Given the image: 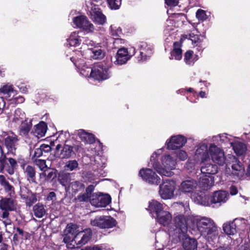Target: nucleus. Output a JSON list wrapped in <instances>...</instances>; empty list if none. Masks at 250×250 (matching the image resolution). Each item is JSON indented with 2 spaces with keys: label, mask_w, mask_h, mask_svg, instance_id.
Returning a JSON list of instances; mask_svg holds the SVG:
<instances>
[{
  "label": "nucleus",
  "mask_w": 250,
  "mask_h": 250,
  "mask_svg": "<svg viewBox=\"0 0 250 250\" xmlns=\"http://www.w3.org/2000/svg\"><path fill=\"white\" fill-rule=\"evenodd\" d=\"M155 218L158 223L167 228L170 235H175L180 240L185 236L188 223L184 215H178L174 217L173 226L171 225L172 215L167 210H164Z\"/></svg>",
  "instance_id": "obj_1"
},
{
  "label": "nucleus",
  "mask_w": 250,
  "mask_h": 250,
  "mask_svg": "<svg viewBox=\"0 0 250 250\" xmlns=\"http://www.w3.org/2000/svg\"><path fill=\"white\" fill-rule=\"evenodd\" d=\"M163 148L157 149L150 157V164L153 168L161 176L171 177L172 170L176 165V161L169 154L163 153Z\"/></svg>",
  "instance_id": "obj_2"
},
{
  "label": "nucleus",
  "mask_w": 250,
  "mask_h": 250,
  "mask_svg": "<svg viewBox=\"0 0 250 250\" xmlns=\"http://www.w3.org/2000/svg\"><path fill=\"white\" fill-rule=\"evenodd\" d=\"M197 230L208 243L214 245L218 241L219 231L214 221L209 217L197 216L193 219Z\"/></svg>",
  "instance_id": "obj_3"
},
{
  "label": "nucleus",
  "mask_w": 250,
  "mask_h": 250,
  "mask_svg": "<svg viewBox=\"0 0 250 250\" xmlns=\"http://www.w3.org/2000/svg\"><path fill=\"white\" fill-rule=\"evenodd\" d=\"M195 203L204 206L214 207V205L221 206L225 203L229 198V193L223 190L216 191L211 196L201 194L198 197L192 196Z\"/></svg>",
  "instance_id": "obj_4"
},
{
  "label": "nucleus",
  "mask_w": 250,
  "mask_h": 250,
  "mask_svg": "<svg viewBox=\"0 0 250 250\" xmlns=\"http://www.w3.org/2000/svg\"><path fill=\"white\" fill-rule=\"evenodd\" d=\"M80 49L77 54H80L85 58L98 60L103 59L104 56V52L101 48L96 47L94 42L88 38L84 39Z\"/></svg>",
  "instance_id": "obj_5"
},
{
  "label": "nucleus",
  "mask_w": 250,
  "mask_h": 250,
  "mask_svg": "<svg viewBox=\"0 0 250 250\" xmlns=\"http://www.w3.org/2000/svg\"><path fill=\"white\" fill-rule=\"evenodd\" d=\"M229 166H231L232 171L229 173L226 168L228 174L232 176L235 180L240 179L243 177L245 174L244 167L233 155H230L227 160L226 166L229 167Z\"/></svg>",
  "instance_id": "obj_6"
},
{
  "label": "nucleus",
  "mask_w": 250,
  "mask_h": 250,
  "mask_svg": "<svg viewBox=\"0 0 250 250\" xmlns=\"http://www.w3.org/2000/svg\"><path fill=\"white\" fill-rule=\"evenodd\" d=\"M112 64L106 63L98 64L93 67L92 78L98 81H104L110 78L112 76L110 70Z\"/></svg>",
  "instance_id": "obj_7"
},
{
  "label": "nucleus",
  "mask_w": 250,
  "mask_h": 250,
  "mask_svg": "<svg viewBox=\"0 0 250 250\" xmlns=\"http://www.w3.org/2000/svg\"><path fill=\"white\" fill-rule=\"evenodd\" d=\"M0 209L3 211L0 217L5 219L3 223L5 226L11 224V220L8 218L9 211L16 210V202L11 198H2L0 201Z\"/></svg>",
  "instance_id": "obj_8"
},
{
  "label": "nucleus",
  "mask_w": 250,
  "mask_h": 250,
  "mask_svg": "<svg viewBox=\"0 0 250 250\" xmlns=\"http://www.w3.org/2000/svg\"><path fill=\"white\" fill-rule=\"evenodd\" d=\"M88 14L95 23L103 25L106 22V18L104 15L98 5L93 4L90 0L86 2Z\"/></svg>",
  "instance_id": "obj_9"
},
{
  "label": "nucleus",
  "mask_w": 250,
  "mask_h": 250,
  "mask_svg": "<svg viewBox=\"0 0 250 250\" xmlns=\"http://www.w3.org/2000/svg\"><path fill=\"white\" fill-rule=\"evenodd\" d=\"M82 228L73 223L68 224L64 232L63 241L66 244V246L69 249L75 248L74 237L81 231Z\"/></svg>",
  "instance_id": "obj_10"
},
{
  "label": "nucleus",
  "mask_w": 250,
  "mask_h": 250,
  "mask_svg": "<svg viewBox=\"0 0 250 250\" xmlns=\"http://www.w3.org/2000/svg\"><path fill=\"white\" fill-rule=\"evenodd\" d=\"M136 53L135 48L131 47L129 48L121 47L118 49L113 60V63L117 65H122L125 64Z\"/></svg>",
  "instance_id": "obj_11"
},
{
  "label": "nucleus",
  "mask_w": 250,
  "mask_h": 250,
  "mask_svg": "<svg viewBox=\"0 0 250 250\" xmlns=\"http://www.w3.org/2000/svg\"><path fill=\"white\" fill-rule=\"evenodd\" d=\"M196 150L193 157V162L191 163L193 166L199 163H204L205 161L209 159V147L205 142H201L196 146Z\"/></svg>",
  "instance_id": "obj_12"
},
{
  "label": "nucleus",
  "mask_w": 250,
  "mask_h": 250,
  "mask_svg": "<svg viewBox=\"0 0 250 250\" xmlns=\"http://www.w3.org/2000/svg\"><path fill=\"white\" fill-rule=\"evenodd\" d=\"M176 183L173 180H166L159 186V194L163 199H169L174 196Z\"/></svg>",
  "instance_id": "obj_13"
},
{
  "label": "nucleus",
  "mask_w": 250,
  "mask_h": 250,
  "mask_svg": "<svg viewBox=\"0 0 250 250\" xmlns=\"http://www.w3.org/2000/svg\"><path fill=\"white\" fill-rule=\"evenodd\" d=\"M209 158L212 162L217 165L222 166L225 164L226 159L224 150L214 144H210L209 146Z\"/></svg>",
  "instance_id": "obj_14"
},
{
  "label": "nucleus",
  "mask_w": 250,
  "mask_h": 250,
  "mask_svg": "<svg viewBox=\"0 0 250 250\" xmlns=\"http://www.w3.org/2000/svg\"><path fill=\"white\" fill-rule=\"evenodd\" d=\"M139 176L148 184L157 186L161 182L160 177L151 168H141L139 172Z\"/></svg>",
  "instance_id": "obj_15"
},
{
  "label": "nucleus",
  "mask_w": 250,
  "mask_h": 250,
  "mask_svg": "<svg viewBox=\"0 0 250 250\" xmlns=\"http://www.w3.org/2000/svg\"><path fill=\"white\" fill-rule=\"evenodd\" d=\"M73 22L76 27L82 29L86 33H92L95 31L94 25L84 15H79L74 17Z\"/></svg>",
  "instance_id": "obj_16"
},
{
  "label": "nucleus",
  "mask_w": 250,
  "mask_h": 250,
  "mask_svg": "<svg viewBox=\"0 0 250 250\" xmlns=\"http://www.w3.org/2000/svg\"><path fill=\"white\" fill-rule=\"evenodd\" d=\"M116 224V221L109 216H98L91 221L92 226L104 229L112 228Z\"/></svg>",
  "instance_id": "obj_17"
},
{
  "label": "nucleus",
  "mask_w": 250,
  "mask_h": 250,
  "mask_svg": "<svg viewBox=\"0 0 250 250\" xmlns=\"http://www.w3.org/2000/svg\"><path fill=\"white\" fill-rule=\"evenodd\" d=\"M198 187V183L197 181L192 179H187L183 181L179 186L178 189L181 192L184 193H190L191 197L192 196L198 197L201 194L198 195L194 193ZM194 201V200L191 198Z\"/></svg>",
  "instance_id": "obj_18"
},
{
  "label": "nucleus",
  "mask_w": 250,
  "mask_h": 250,
  "mask_svg": "<svg viewBox=\"0 0 250 250\" xmlns=\"http://www.w3.org/2000/svg\"><path fill=\"white\" fill-rule=\"evenodd\" d=\"M187 142V139L182 135L172 136L166 142L167 148L170 150H176L184 146Z\"/></svg>",
  "instance_id": "obj_19"
},
{
  "label": "nucleus",
  "mask_w": 250,
  "mask_h": 250,
  "mask_svg": "<svg viewBox=\"0 0 250 250\" xmlns=\"http://www.w3.org/2000/svg\"><path fill=\"white\" fill-rule=\"evenodd\" d=\"M111 202V197L107 194L93 193L90 199L91 204L96 207H105Z\"/></svg>",
  "instance_id": "obj_20"
},
{
  "label": "nucleus",
  "mask_w": 250,
  "mask_h": 250,
  "mask_svg": "<svg viewBox=\"0 0 250 250\" xmlns=\"http://www.w3.org/2000/svg\"><path fill=\"white\" fill-rule=\"evenodd\" d=\"M92 234V231L90 229H81L78 235L74 237V244L83 245L86 244L90 240Z\"/></svg>",
  "instance_id": "obj_21"
},
{
  "label": "nucleus",
  "mask_w": 250,
  "mask_h": 250,
  "mask_svg": "<svg viewBox=\"0 0 250 250\" xmlns=\"http://www.w3.org/2000/svg\"><path fill=\"white\" fill-rule=\"evenodd\" d=\"M140 57L139 61H145L149 58L153 53V48L151 45L146 42H141L139 46Z\"/></svg>",
  "instance_id": "obj_22"
},
{
  "label": "nucleus",
  "mask_w": 250,
  "mask_h": 250,
  "mask_svg": "<svg viewBox=\"0 0 250 250\" xmlns=\"http://www.w3.org/2000/svg\"><path fill=\"white\" fill-rule=\"evenodd\" d=\"M82 32L79 31L71 32L66 39V45L74 47L79 45L82 42L83 38L80 36Z\"/></svg>",
  "instance_id": "obj_23"
},
{
  "label": "nucleus",
  "mask_w": 250,
  "mask_h": 250,
  "mask_svg": "<svg viewBox=\"0 0 250 250\" xmlns=\"http://www.w3.org/2000/svg\"><path fill=\"white\" fill-rule=\"evenodd\" d=\"M72 62H73L75 65L79 68V71L81 75L85 77L92 78V71H93V68L84 65V63H82L79 62V61H75V58L72 57L70 58Z\"/></svg>",
  "instance_id": "obj_24"
},
{
  "label": "nucleus",
  "mask_w": 250,
  "mask_h": 250,
  "mask_svg": "<svg viewBox=\"0 0 250 250\" xmlns=\"http://www.w3.org/2000/svg\"><path fill=\"white\" fill-rule=\"evenodd\" d=\"M18 140L16 135L10 133L7 135L4 139V144L9 151L14 153L16 149Z\"/></svg>",
  "instance_id": "obj_25"
},
{
  "label": "nucleus",
  "mask_w": 250,
  "mask_h": 250,
  "mask_svg": "<svg viewBox=\"0 0 250 250\" xmlns=\"http://www.w3.org/2000/svg\"><path fill=\"white\" fill-rule=\"evenodd\" d=\"M61 148V145L58 144L56 147V155H58L61 159L69 158L73 153V147L68 145H64L60 153L59 149Z\"/></svg>",
  "instance_id": "obj_26"
},
{
  "label": "nucleus",
  "mask_w": 250,
  "mask_h": 250,
  "mask_svg": "<svg viewBox=\"0 0 250 250\" xmlns=\"http://www.w3.org/2000/svg\"><path fill=\"white\" fill-rule=\"evenodd\" d=\"M147 210L153 217H156L164 210V205L156 200L149 202Z\"/></svg>",
  "instance_id": "obj_27"
},
{
  "label": "nucleus",
  "mask_w": 250,
  "mask_h": 250,
  "mask_svg": "<svg viewBox=\"0 0 250 250\" xmlns=\"http://www.w3.org/2000/svg\"><path fill=\"white\" fill-rule=\"evenodd\" d=\"M47 125L43 122H40L38 125L35 126L34 137H32V140L36 141L37 139L44 136L47 130Z\"/></svg>",
  "instance_id": "obj_28"
},
{
  "label": "nucleus",
  "mask_w": 250,
  "mask_h": 250,
  "mask_svg": "<svg viewBox=\"0 0 250 250\" xmlns=\"http://www.w3.org/2000/svg\"><path fill=\"white\" fill-rule=\"evenodd\" d=\"M188 36V38L191 41L193 47H196V49L198 51H202L204 48L203 42L204 37H199L193 33L189 34Z\"/></svg>",
  "instance_id": "obj_29"
},
{
  "label": "nucleus",
  "mask_w": 250,
  "mask_h": 250,
  "mask_svg": "<svg viewBox=\"0 0 250 250\" xmlns=\"http://www.w3.org/2000/svg\"><path fill=\"white\" fill-rule=\"evenodd\" d=\"M201 171L202 173L208 175H214L217 173L218 168L215 164L207 163L203 164L201 167Z\"/></svg>",
  "instance_id": "obj_30"
},
{
  "label": "nucleus",
  "mask_w": 250,
  "mask_h": 250,
  "mask_svg": "<svg viewBox=\"0 0 250 250\" xmlns=\"http://www.w3.org/2000/svg\"><path fill=\"white\" fill-rule=\"evenodd\" d=\"M182 58V50L181 49V42H175L173 43V48L171 51L170 59L180 60Z\"/></svg>",
  "instance_id": "obj_31"
},
{
  "label": "nucleus",
  "mask_w": 250,
  "mask_h": 250,
  "mask_svg": "<svg viewBox=\"0 0 250 250\" xmlns=\"http://www.w3.org/2000/svg\"><path fill=\"white\" fill-rule=\"evenodd\" d=\"M78 135L81 140L85 143L92 144L95 141V137L93 134L86 132L83 129H80L78 131Z\"/></svg>",
  "instance_id": "obj_32"
},
{
  "label": "nucleus",
  "mask_w": 250,
  "mask_h": 250,
  "mask_svg": "<svg viewBox=\"0 0 250 250\" xmlns=\"http://www.w3.org/2000/svg\"><path fill=\"white\" fill-rule=\"evenodd\" d=\"M233 220L225 222L223 225V230L224 232L229 235H234L237 232Z\"/></svg>",
  "instance_id": "obj_33"
},
{
  "label": "nucleus",
  "mask_w": 250,
  "mask_h": 250,
  "mask_svg": "<svg viewBox=\"0 0 250 250\" xmlns=\"http://www.w3.org/2000/svg\"><path fill=\"white\" fill-rule=\"evenodd\" d=\"M0 184L3 187L6 193L11 197L15 195L14 187L6 180L3 175H0Z\"/></svg>",
  "instance_id": "obj_34"
},
{
  "label": "nucleus",
  "mask_w": 250,
  "mask_h": 250,
  "mask_svg": "<svg viewBox=\"0 0 250 250\" xmlns=\"http://www.w3.org/2000/svg\"><path fill=\"white\" fill-rule=\"evenodd\" d=\"M183 247L185 250H197V241L189 237H185L183 242Z\"/></svg>",
  "instance_id": "obj_35"
},
{
  "label": "nucleus",
  "mask_w": 250,
  "mask_h": 250,
  "mask_svg": "<svg viewBox=\"0 0 250 250\" xmlns=\"http://www.w3.org/2000/svg\"><path fill=\"white\" fill-rule=\"evenodd\" d=\"M230 146L232 147L234 151L237 155L244 154L247 150L246 145L238 141L230 142Z\"/></svg>",
  "instance_id": "obj_36"
},
{
  "label": "nucleus",
  "mask_w": 250,
  "mask_h": 250,
  "mask_svg": "<svg viewBox=\"0 0 250 250\" xmlns=\"http://www.w3.org/2000/svg\"><path fill=\"white\" fill-rule=\"evenodd\" d=\"M234 139V138L230 135H229L227 134H222L213 136L212 141L218 144L229 143L230 145V142H233V140Z\"/></svg>",
  "instance_id": "obj_37"
},
{
  "label": "nucleus",
  "mask_w": 250,
  "mask_h": 250,
  "mask_svg": "<svg viewBox=\"0 0 250 250\" xmlns=\"http://www.w3.org/2000/svg\"><path fill=\"white\" fill-rule=\"evenodd\" d=\"M198 59V56L191 50L187 51L184 55V61L188 65H193Z\"/></svg>",
  "instance_id": "obj_38"
},
{
  "label": "nucleus",
  "mask_w": 250,
  "mask_h": 250,
  "mask_svg": "<svg viewBox=\"0 0 250 250\" xmlns=\"http://www.w3.org/2000/svg\"><path fill=\"white\" fill-rule=\"evenodd\" d=\"M31 119L24 120V121L21 123L20 127V134L23 137H26L30 130Z\"/></svg>",
  "instance_id": "obj_39"
},
{
  "label": "nucleus",
  "mask_w": 250,
  "mask_h": 250,
  "mask_svg": "<svg viewBox=\"0 0 250 250\" xmlns=\"http://www.w3.org/2000/svg\"><path fill=\"white\" fill-rule=\"evenodd\" d=\"M214 184V178L212 176H208L202 178L200 182V185L204 190L210 188Z\"/></svg>",
  "instance_id": "obj_40"
},
{
  "label": "nucleus",
  "mask_w": 250,
  "mask_h": 250,
  "mask_svg": "<svg viewBox=\"0 0 250 250\" xmlns=\"http://www.w3.org/2000/svg\"><path fill=\"white\" fill-rule=\"evenodd\" d=\"M233 221L237 231L244 230L247 227L248 220L243 218H236Z\"/></svg>",
  "instance_id": "obj_41"
},
{
  "label": "nucleus",
  "mask_w": 250,
  "mask_h": 250,
  "mask_svg": "<svg viewBox=\"0 0 250 250\" xmlns=\"http://www.w3.org/2000/svg\"><path fill=\"white\" fill-rule=\"evenodd\" d=\"M14 91L13 85L9 83L4 84L0 88V94L5 97H9Z\"/></svg>",
  "instance_id": "obj_42"
},
{
  "label": "nucleus",
  "mask_w": 250,
  "mask_h": 250,
  "mask_svg": "<svg viewBox=\"0 0 250 250\" xmlns=\"http://www.w3.org/2000/svg\"><path fill=\"white\" fill-rule=\"evenodd\" d=\"M25 119L24 113L20 109H17L15 111L12 121L19 124L24 121Z\"/></svg>",
  "instance_id": "obj_43"
},
{
  "label": "nucleus",
  "mask_w": 250,
  "mask_h": 250,
  "mask_svg": "<svg viewBox=\"0 0 250 250\" xmlns=\"http://www.w3.org/2000/svg\"><path fill=\"white\" fill-rule=\"evenodd\" d=\"M109 34L113 38L120 37L122 34V30L120 27L113 24L109 27Z\"/></svg>",
  "instance_id": "obj_44"
},
{
  "label": "nucleus",
  "mask_w": 250,
  "mask_h": 250,
  "mask_svg": "<svg viewBox=\"0 0 250 250\" xmlns=\"http://www.w3.org/2000/svg\"><path fill=\"white\" fill-rule=\"evenodd\" d=\"M34 211L35 215L38 218L42 217L45 213L43 206L39 204L34 206Z\"/></svg>",
  "instance_id": "obj_45"
},
{
  "label": "nucleus",
  "mask_w": 250,
  "mask_h": 250,
  "mask_svg": "<svg viewBox=\"0 0 250 250\" xmlns=\"http://www.w3.org/2000/svg\"><path fill=\"white\" fill-rule=\"evenodd\" d=\"M175 25L174 21L171 19L167 20L165 23V29L164 32L166 34H168L170 31H174Z\"/></svg>",
  "instance_id": "obj_46"
},
{
  "label": "nucleus",
  "mask_w": 250,
  "mask_h": 250,
  "mask_svg": "<svg viewBox=\"0 0 250 250\" xmlns=\"http://www.w3.org/2000/svg\"><path fill=\"white\" fill-rule=\"evenodd\" d=\"M196 17L199 21H204L208 18V16L207 14V11L199 9L196 12Z\"/></svg>",
  "instance_id": "obj_47"
},
{
  "label": "nucleus",
  "mask_w": 250,
  "mask_h": 250,
  "mask_svg": "<svg viewBox=\"0 0 250 250\" xmlns=\"http://www.w3.org/2000/svg\"><path fill=\"white\" fill-rule=\"evenodd\" d=\"M78 166V163L76 160H69L66 163L64 167L67 170L73 171L76 169Z\"/></svg>",
  "instance_id": "obj_48"
},
{
  "label": "nucleus",
  "mask_w": 250,
  "mask_h": 250,
  "mask_svg": "<svg viewBox=\"0 0 250 250\" xmlns=\"http://www.w3.org/2000/svg\"><path fill=\"white\" fill-rule=\"evenodd\" d=\"M107 1L111 9H118L121 5V0H107Z\"/></svg>",
  "instance_id": "obj_49"
},
{
  "label": "nucleus",
  "mask_w": 250,
  "mask_h": 250,
  "mask_svg": "<svg viewBox=\"0 0 250 250\" xmlns=\"http://www.w3.org/2000/svg\"><path fill=\"white\" fill-rule=\"evenodd\" d=\"M175 154L176 157L181 161H185L188 158L187 152L182 149H179L175 152Z\"/></svg>",
  "instance_id": "obj_50"
},
{
  "label": "nucleus",
  "mask_w": 250,
  "mask_h": 250,
  "mask_svg": "<svg viewBox=\"0 0 250 250\" xmlns=\"http://www.w3.org/2000/svg\"><path fill=\"white\" fill-rule=\"evenodd\" d=\"M35 165L42 170L43 171L44 170L47 169L48 167L46 165V162L45 160H37L35 162Z\"/></svg>",
  "instance_id": "obj_51"
},
{
  "label": "nucleus",
  "mask_w": 250,
  "mask_h": 250,
  "mask_svg": "<svg viewBox=\"0 0 250 250\" xmlns=\"http://www.w3.org/2000/svg\"><path fill=\"white\" fill-rule=\"evenodd\" d=\"M69 187L71 188L74 192H76L83 188V186L81 183L75 181L71 183Z\"/></svg>",
  "instance_id": "obj_52"
},
{
  "label": "nucleus",
  "mask_w": 250,
  "mask_h": 250,
  "mask_svg": "<svg viewBox=\"0 0 250 250\" xmlns=\"http://www.w3.org/2000/svg\"><path fill=\"white\" fill-rule=\"evenodd\" d=\"M78 199L79 201L80 202H87L88 201H90L91 196H90L89 194H87L86 192H85L82 194L80 195L78 197Z\"/></svg>",
  "instance_id": "obj_53"
},
{
  "label": "nucleus",
  "mask_w": 250,
  "mask_h": 250,
  "mask_svg": "<svg viewBox=\"0 0 250 250\" xmlns=\"http://www.w3.org/2000/svg\"><path fill=\"white\" fill-rule=\"evenodd\" d=\"M42 174L44 177H46L47 179H49L53 177L54 173L52 170L49 168H48L47 169L44 170V171L42 172Z\"/></svg>",
  "instance_id": "obj_54"
},
{
  "label": "nucleus",
  "mask_w": 250,
  "mask_h": 250,
  "mask_svg": "<svg viewBox=\"0 0 250 250\" xmlns=\"http://www.w3.org/2000/svg\"><path fill=\"white\" fill-rule=\"evenodd\" d=\"M238 250H250V247L249 242L245 241L244 242H242V244L240 246Z\"/></svg>",
  "instance_id": "obj_55"
},
{
  "label": "nucleus",
  "mask_w": 250,
  "mask_h": 250,
  "mask_svg": "<svg viewBox=\"0 0 250 250\" xmlns=\"http://www.w3.org/2000/svg\"><path fill=\"white\" fill-rule=\"evenodd\" d=\"M115 39L113 44L114 45V47L115 48H117L118 45L120 44H124L125 43V41L124 40H123L121 38H119V37L114 38Z\"/></svg>",
  "instance_id": "obj_56"
},
{
  "label": "nucleus",
  "mask_w": 250,
  "mask_h": 250,
  "mask_svg": "<svg viewBox=\"0 0 250 250\" xmlns=\"http://www.w3.org/2000/svg\"><path fill=\"white\" fill-rule=\"evenodd\" d=\"M40 146L41 147V149H42L44 152H48L51 151V146L48 145L41 144Z\"/></svg>",
  "instance_id": "obj_57"
},
{
  "label": "nucleus",
  "mask_w": 250,
  "mask_h": 250,
  "mask_svg": "<svg viewBox=\"0 0 250 250\" xmlns=\"http://www.w3.org/2000/svg\"><path fill=\"white\" fill-rule=\"evenodd\" d=\"M166 3L170 6H175L178 3L179 0H165Z\"/></svg>",
  "instance_id": "obj_58"
},
{
  "label": "nucleus",
  "mask_w": 250,
  "mask_h": 250,
  "mask_svg": "<svg viewBox=\"0 0 250 250\" xmlns=\"http://www.w3.org/2000/svg\"><path fill=\"white\" fill-rule=\"evenodd\" d=\"M230 194L233 196L237 194L238 189L237 188L234 186H231L229 188Z\"/></svg>",
  "instance_id": "obj_59"
},
{
  "label": "nucleus",
  "mask_w": 250,
  "mask_h": 250,
  "mask_svg": "<svg viewBox=\"0 0 250 250\" xmlns=\"http://www.w3.org/2000/svg\"><path fill=\"white\" fill-rule=\"evenodd\" d=\"M43 151L41 149V147L40 146V147L36 148L34 152V156L39 157L43 154Z\"/></svg>",
  "instance_id": "obj_60"
},
{
  "label": "nucleus",
  "mask_w": 250,
  "mask_h": 250,
  "mask_svg": "<svg viewBox=\"0 0 250 250\" xmlns=\"http://www.w3.org/2000/svg\"><path fill=\"white\" fill-rule=\"evenodd\" d=\"M8 162L10 165L11 167H14L16 168L17 167V161L11 158L8 159Z\"/></svg>",
  "instance_id": "obj_61"
},
{
  "label": "nucleus",
  "mask_w": 250,
  "mask_h": 250,
  "mask_svg": "<svg viewBox=\"0 0 250 250\" xmlns=\"http://www.w3.org/2000/svg\"><path fill=\"white\" fill-rule=\"evenodd\" d=\"M94 189V186L93 185H90L86 189L85 192L87 193V194H89L90 196L92 197V195L93 194H92V192Z\"/></svg>",
  "instance_id": "obj_62"
},
{
  "label": "nucleus",
  "mask_w": 250,
  "mask_h": 250,
  "mask_svg": "<svg viewBox=\"0 0 250 250\" xmlns=\"http://www.w3.org/2000/svg\"><path fill=\"white\" fill-rule=\"evenodd\" d=\"M56 197V194L54 192H50L47 197V200L53 201Z\"/></svg>",
  "instance_id": "obj_63"
},
{
  "label": "nucleus",
  "mask_w": 250,
  "mask_h": 250,
  "mask_svg": "<svg viewBox=\"0 0 250 250\" xmlns=\"http://www.w3.org/2000/svg\"><path fill=\"white\" fill-rule=\"evenodd\" d=\"M83 250H101V248L99 246H94L93 247H87Z\"/></svg>",
  "instance_id": "obj_64"
}]
</instances>
